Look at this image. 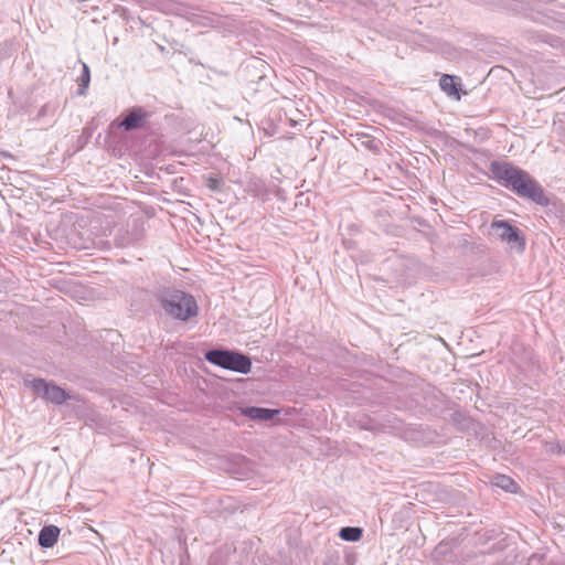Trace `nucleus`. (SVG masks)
<instances>
[{
  "label": "nucleus",
  "instance_id": "obj_1",
  "mask_svg": "<svg viewBox=\"0 0 565 565\" xmlns=\"http://www.w3.org/2000/svg\"><path fill=\"white\" fill-rule=\"evenodd\" d=\"M489 169L494 180L520 198L527 199L542 206L550 204V199L541 184L525 170L501 161H492Z\"/></svg>",
  "mask_w": 565,
  "mask_h": 565
},
{
  "label": "nucleus",
  "instance_id": "obj_2",
  "mask_svg": "<svg viewBox=\"0 0 565 565\" xmlns=\"http://www.w3.org/2000/svg\"><path fill=\"white\" fill-rule=\"evenodd\" d=\"M156 299L164 313L174 320L185 322L199 313L195 298L183 290L164 287L157 291Z\"/></svg>",
  "mask_w": 565,
  "mask_h": 565
},
{
  "label": "nucleus",
  "instance_id": "obj_3",
  "mask_svg": "<svg viewBox=\"0 0 565 565\" xmlns=\"http://www.w3.org/2000/svg\"><path fill=\"white\" fill-rule=\"evenodd\" d=\"M204 358L214 365L242 374L249 373L252 369L250 358L238 351L211 349L205 352Z\"/></svg>",
  "mask_w": 565,
  "mask_h": 565
},
{
  "label": "nucleus",
  "instance_id": "obj_4",
  "mask_svg": "<svg viewBox=\"0 0 565 565\" xmlns=\"http://www.w3.org/2000/svg\"><path fill=\"white\" fill-rule=\"evenodd\" d=\"M492 235L505 242L511 249L522 253L525 247V239L518 227L507 221L493 220L491 223Z\"/></svg>",
  "mask_w": 565,
  "mask_h": 565
},
{
  "label": "nucleus",
  "instance_id": "obj_5",
  "mask_svg": "<svg viewBox=\"0 0 565 565\" xmlns=\"http://www.w3.org/2000/svg\"><path fill=\"white\" fill-rule=\"evenodd\" d=\"M145 236V223L141 218H132L126 226L119 227L115 233V245L126 248L139 243Z\"/></svg>",
  "mask_w": 565,
  "mask_h": 565
},
{
  "label": "nucleus",
  "instance_id": "obj_6",
  "mask_svg": "<svg viewBox=\"0 0 565 565\" xmlns=\"http://www.w3.org/2000/svg\"><path fill=\"white\" fill-rule=\"evenodd\" d=\"M26 383L38 396L53 404L61 405L71 398L65 390L43 379H33L32 381H26Z\"/></svg>",
  "mask_w": 565,
  "mask_h": 565
},
{
  "label": "nucleus",
  "instance_id": "obj_7",
  "mask_svg": "<svg viewBox=\"0 0 565 565\" xmlns=\"http://www.w3.org/2000/svg\"><path fill=\"white\" fill-rule=\"evenodd\" d=\"M149 114L140 106H135L127 109L126 114L122 117V120L119 122V127L125 131H132L140 129L145 126Z\"/></svg>",
  "mask_w": 565,
  "mask_h": 565
},
{
  "label": "nucleus",
  "instance_id": "obj_8",
  "mask_svg": "<svg viewBox=\"0 0 565 565\" xmlns=\"http://www.w3.org/2000/svg\"><path fill=\"white\" fill-rule=\"evenodd\" d=\"M241 414L255 422H267L271 420L276 415L279 414L278 409L246 406L239 408Z\"/></svg>",
  "mask_w": 565,
  "mask_h": 565
},
{
  "label": "nucleus",
  "instance_id": "obj_9",
  "mask_svg": "<svg viewBox=\"0 0 565 565\" xmlns=\"http://www.w3.org/2000/svg\"><path fill=\"white\" fill-rule=\"evenodd\" d=\"M60 529L56 525H45L41 529L38 542L42 548L53 547L60 536Z\"/></svg>",
  "mask_w": 565,
  "mask_h": 565
},
{
  "label": "nucleus",
  "instance_id": "obj_10",
  "mask_svg": "<svg viewBox=\"0 0 565 565\" xmlns=\"http://www.w3.org/2000/svg\"><path fill=\"white\" fill-rule=\"evenodd\" d=\"M456 76L445 74L439 79V86L449 96H456L459 98V84L456 82Z\"/></svg>",
  "mask_w": 565,
  "mask_h": 565
},
{
  "label": "nucleus",
  "instance_id": "obj_11",
  "mask_svg": "<svg viewBox=\"0 0 565 565\" xmlns=\"http://www.w3.org/2000/svg\"><path fill=\"white\" fill-rule=\"evenodd\" d=\"M362 529L358 526H344L339 531V536L347 542H358L362 537Z\"/></svg>",
  "mask_w": 565,
  "mask_h": 565
},
{
  "label": "nucleus",
  "instance_id": "obj_12",
  "mask_svg": "<svg viewBox=\"0 0 565 565\" xmlns=\"http://www.w3.org/2000/svg\"><path fill=\"white\" fill-rule=\"evenodd\" d=\"M77 82H78L77 94L81 96L86 95V92L88 89L89 82H90V71L86 63H83V65H82V74L78 77Z\"/></svg>",
  "mask_w": 565,
  "mask_h": 565
},
{
  "label": "nucleus",
  "instance_id": "obj_13",
  "mask_svg": "<svg viewBox=\"0 0 565 565\" xmlns=\"http://www.w3.org/2000/svg\"><path fill=\"white\" fill-rule=\"evenodd\" d=\"M493 484L508 492H514L518 487L514 480L505 475H497L493 478Z\"/></svg>",
  "mask_w": 565,
  "mask_h": 565
},
{
  "label": "nucleus",
  "instance_id": "obj_14",
  "mask_svg": "<svg viewBox=\"0 0 565 565\" xmlns=\"http://www.w3.org/2000/svg\"><path fill=\"white\" fill-rule=\"evenodd\" d=\"M12 54V43L9 41H4L0 44V63L3 60H7Z\"/></svg>",
  "mask_w": 565,
  "mask_h": 565
},
{
  "label": "nucleus",
  "instance_id": "obj_15",
  "mask_svg": "<svg viewBox=\"0 0 565 565\" xmlns=\"http://www.w3.org/2000/svg\"><path fill=\"white\" fill-rule=\"evenodd\" d=\"M546 450L553 454H565V444L548 443L546 444Z\"/></svg>",
  "mask_w": 565,
  "mask_h": 565
},
{
  "label": "nucleus",
  "instance_id": "obj_16",
  "mask_svg": "<svg viewBox=\"0 0 565 565\" xmlns=\"http://www.w3.org/2000/svg\"><path fill=\"white\" fill-rule=\"evenodd\" d=\"M222 185H223V181L222 179H218V178H209L207 180V186L212 190V191H221L222 189Z\"/></svg>",
  "mask_w": 565,
  "mask_h": 565
},
{
  "label": "nucleus",
  "instance_id": "obj_17",
  "mask_svg": "<svg viewBox=\"0 0 565 565\" xmlns=\"http://www.w3.org/2000/svg\"><path fill=\"white\" fill-rule=\"evenodd\" d=\"M365 146L371 150H377V145L375 140H369L365 142Z\"/></svg>",
  "mask_w": 565,
  "mask_h": 565
}]
</instances>
